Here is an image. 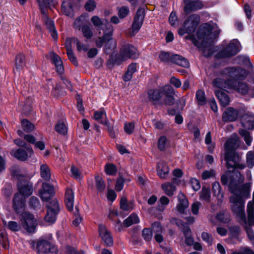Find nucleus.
<instances>
[{
  "instance_id": "nucleus-1",
  "label": "nucleus",
  "mask_w": 254,
  "mask_h": 254,
  "mask_svg": "<svg viewBox=\"0 0 254 254\" xmlns=\"http://www.w3.org/2000/svg\"><path fill=\"white\" fill-rule=\"evenodd\" d=\"M235 175L238 178L237 180L232 176L230 170H229L221 177V181L223 185L228 186L229 190L233 194L230 197V202L231 203V209L242 221L246 220L245 214V206L243 197H247L249 195L250 191V183H247L241 185L244 181V177L239 172H235Z\"/></svg>"
},
{
  "instance_id": "nucleus-2",
  "label": "nucleus",
  "mask_w": 254,
  "mask_h": 254,
  "mask_svg": "<svg viewBox=\"0 0 254 254\" xmlns=\"http://www.w3.org/2000/svg\"><path fill=\"white\" fill-rule=\"evenodd\" d=\"M17 196L21 195L25 198L33 193V184L30 182V177L27 174L17 173Z\"/></svg>"
},
{
  "instance_id": "nucleus-3",
  "label": "nucleus",
  "mask_w": 254,
  "mask_h": 254,
  "mask_svg": "<svg viewBox=\"0 0 254 254\" xmlns=\"http://www.w3.org/2000/svg\"><path fill=\"white\" fill-rule=\"evenodd\" d=\"M114 29L112 26L109 27L108 33H105L102 37H98L95 40L96 45L98 48H101L105 44V50L114 49L117 46L116 41L113 39L112 36Z\"/></svg>"
},
{
  "instance_id": "nucleus-4",
  "label": "nucleus",
  "mask_w": 254,
  "mask_h": 254,
  "mask_svg": "<svg viewBox=\"0 0 254 254\" xmlns=\"http://www.w3.org/2000/svg\"><path fill=\"white\" fill-rule=\"evenodd\" d=\"M20 219L22 226L24 230L30 233L35 232L37 223L32 214L28 212H24L21 214Z\"/></svg>"
},
{
  "instance_id": "nucleus-5",
  "label": "nucleus",
  "mask_w": 254,
  "mask_h": 254,
  "mask_svg": "<svg viewBox=\"0 0 254 254\" xmlns=\"http://www.w3.org/2000/svg\"><path fill=\"white\" fill-rule=\"evenodd\" d=\"M199 22L198 16L192 14L184 22L183 27L179 29L178 33L182 36L185 33H193Z\"/></svg>"
},
{
  "instance_id": "nucleus-6",
  "label": "nucleus",
  "mask_w": 254,
  "mask_h": 254,
  "mask_svg": "<svg viewBox=\"0 0 254 254\" xmlns=\"http://www.w3.org/2000/svg\"><path fill=\"white\" fill-rule=\"evenodd\" d=\"M60 211L59 203L56 199L50 202L47 206V211L45 216V221L49 224L54 223L57 219V215Z\"/></svg>"
},
{
  "instance_id": "nucleus-7",
  "label": "nucleus",
  "mask_w": 254,
  "mask_h": 254,
  "mask_svg": "<svg viewBox=\"0 0 254 254\" xmlns=\"http://www.w3.org/2000/svg\"><path fill=\"white\" fill-rule=\"evenodd\" d=\"M138 57L137 49L130 45H125L121 49L118 59L121 62L129 59H136Z\"/></svg>"
},
{
  "instance_id": "nucleus-8",
  "label": "nucleus",
  "mask_w": 254,
  "mask_h": 254,
  "mask_svg": "<svg viewBox=\"0 0 254 254\" xmlns=\"http://www.w3.org/2000/svg\"><path fill=\"white\" fill-rule=\"evenodd\" d=\"M223 74L227 75V77L225 76V78L229 77L234 81H236V80H243L248 75L247 71L241 67L227 68L223 71Z\"/></svg>"
},
{
  "instance_id": "nucleus-9",
  "label": "nucleus",
  "mask_w": 254,
  "mask_h": 254,
  "mask_svg": "<svg viewBox=\"0 0 254 254\" xmlns=\"http://www.w3.org/2000/svg\"><path fill=\"white\" fill-rule=\"evenodd\" d=\"M36 252L38 254H57V248L46 240H40L36 244Z\"/></svg>"
},
{
  "instance_id": "nucleus-10",
  "label": "nucleus",
  "mask_w": 254,
  "mask_h": 254,
  "mask_svg": "<svg viewBox=\"0 0 254 254\" xmlns=\"http://www.w3.org/2000/svg\"><path fill=\"white\" fill-rule=\"evenodd\" d=\"M145 16V10L144 8H139L134 18V20L131 28L132 36L136 34L141 27Z\"/></svg>"
},
{
  "instance_id": "nucleus-11",
  "label": "nucleus",
  "mask_w": 254,
  "mask_h": 254,
  "mask_svg": "<svg viewBox=\"0 0 254 254\" xmlns=\"http://www.w3.org/2000/svg\"><path fill=\"white\" fill-rule=\"evenodd\" d=\"M231 89L235 90L242 95L248 94L251 97H254V87L250 88L248 85L244 82H237L233 80Z\"/></svg>"
},
{
  "instance_id": "nucleus-12",
  "label": "nucleus",
  "mask_w": 254,
  "mask_h": 254,
  "mask_svg": "<svg viewBox=\"0 0 254 254\" xmlns=\"http://www.w3.org/2000/svg\"><path fill=\"white\" fill-rule=\"evenodd\" d=\"M240 43L237 40L232 41L219 56L221 58H228L236 55L240 51Z\"/></svg>"
},
{
  "instance_id": "nucleus-13",
  "label": "nucleus",
  "mask_w": 254,
  "mask_h": 254,
  "mask_svg": "<svg viewBox=\"0 0 254 254\" xmlns=\"http://www.w3.org/2000/svg\"><path fill=\"white\" fill-rule=\"evenodd\" d=\"M98 232L104 244L107 247H111L113 245V238L110 231L106 226L100 224L98 226Z\"/></svg>"
},
{
  "instance_id": "nucleus-14",
  "label": "nucleus",
  "mask_w": 254,
  "mask_h": 254,
  "mask_svg": "<svg viewBox=\"0 0 254 254\" xmlns=\"http://www.w3.org/2000/svg\"><path fill=\"white\" fill-rule=\"evenodd\" d=\"M40 9L43 14V20L47 29L49 30L52 37L55 40H56L58 39V33L54 21L47 15L46 12L44 11V8L43 7L42 4H40Z\"/></svg>"
},
{
  "instance_id": "nucleus-15",
  "label": "nucleus",
  "mask_w": 254,
  "mask_h": 254,
  "mask_svg": "<svg viewBox=\"0 0 254 254\" xmlns=\"http://www.w3.org/2000/svg\"><path fill=\"white\" fill-rule=\"evenodd\" d=\"M40 197L44 201L50 200L55 194L53 186L45 183L42 184V188L39 191Z\"/></svg>"
},
{
  "instance_id": "nucleus-16",
  "label": "nucleus",
  "mask_w": 254,
  "mask_h": 254,
  "mask_svg": "<svg viewBox=\"0 0 254 254\" xmlns=\"http://www.w3.org/2000/svg\"><path fill=\"white\" fill-rule=\"evenodd\" d=\"M225 160L228 169L234 168V166L240 161V157L235 151H226Z\"/></svg>"
},
{
  "instance_id": "nucleus-17",
  "label": "nucleus",
  "mask_w": 254,
  "mask_h": 254,
  "mask_svg": "<svg viewBox=\"0 0 254 254\" xmlns=\"http://www.w3.org/2000/svg\"><path fill=\"white\" fill-rule=\"evenodd\" d=\"M232 82V79L226 80L224 78L219 77L213 80L212 84L214 86L220 89H231L233 87Z\"/></svg>"
},
{
  "instance_id": "nucleus-18",
  "label": "nucleus",
  "mask_w": 254,
  "mask_h": 254,
  "mask_svg": "<svg viewBox=\"0 0 254 254\" xmlns=\"http://www.w3.org/2000/svg\"><path fill=\"white\" fill-rule=\"evenodd\" d=\"M147 101L156 104L162 98L161 91L158 89H150L147 93Z\"/></svg>"
},
{
  "instance_id": "nucleus-19",
  "label": "nucleus",
  "mask_w": 254,
  "mask_h": 254,
  "mask_svg": "<svg viewBox=\"0 0 254 254\" xmlns=\"http://www.w3.org/2000/svg\"><path fill=\"white\" fill-rule=\"evenodd\" d=\"M239 138L236 134H233L225 144L226 151H235L239 146Z\"/></svg>"
},
{
  "instance_id": "nucleus-20",
  "label": "nucleus",
  "mask_w": 254,
  "mask_h": 254,
  "mask_svg": "<svg viewBox=\"0 0 254 254\" xmlns=\"http://www.w3.org/2000/svg\"><path fill=\"white\" fill-rule=\"evenodd\" d=\"M238 116V111L232 107H229L224 113L222 120L226 122H233L237 119Z\"/></svg>"
},
{
  "instance_id": "nucleus-21",
  "label": "nucleus",
  "mask_w": 254,
  "mask_h": 254,
  "mask_svg": "<svg viewBox=\"0 0 254 254\" xmlns=\"http://www.w3.org/2000/svg\"><path fill=\"white\" fill-rule=\"evenodd\" d=\"M33 153L31 147L17 149V159L20 161H25L30 158Z\"/></svg>"
},
{
  "instance_id": "nucleus-22",
  "label": "nucleus",
  "mask_w": 254,
  "mask_h": 254,
  "mask_svg": "<svg viewBox=\"0 0 254 254\" xmlns=\"http://www.w3.org/2000/svg\"><path fill=\"white\" fill-rule=\"evenodd\" d=\"M203 4L199 0H195L185 4L184 11L186 13H189L192 11H195L202 8Z\"/></svg>"
},
{
  "instance_id": "nucleus-23",
  "label": "nucleus",
  "mask_w": 254,
  "mask_h": 254,
  "mask_svg": "<svg viewBox=\"0 0 254 254\" xmlns=\"http://www.w3.org/2000/svg\"><path fill=\"white\" fill-rule=\"evenodd\" d=\"M211 31L208 29L204 27L200 28L197 32L196 36L199 39L201 40V42H212L213 41L211 37Z\"/></svg>"
},
{
  "instance_id": "nucleus-24",
  "label": "nucleus",
  "mask_w": 254,
  "mask_h": 254,
  "mask_svg": "<svg viewBox=\"0 0 254 254\" xmlns=\"http://www.w3.org/2000/svg\"><path fill=\"white\" fill-rule=\"evenodd\" d=\"M74 197L73 190L70 189H67L65 193L64 201L66 207L69 211L73 208Z\"/></svg>"
},
{
  "instance_id": "nucleus-25",
  "label": "nucleus",
  "mask_w": 254,
  "mask_h": 254,
  "mask_svg": "<svg viewBox=\"0 0 254 254\" xmlns=\"http://www.w3.org/2000/svg\"><path fill=\"white\" fill-rule=\"evenodd\" d=\"M157 172L158 175L161 179H165L168 175L169 169L165 162L160 161L158 164Z\"/></svg>"
},
{
  "instance_id": "nucleus-26",
  "label": "nucleus",
  "mask_w": 254,
  "mask_h": 254,
  "mask_svg": "<svg viewBox=\"0 0 254 254\" xmlns=\"http://www.w3.org/2000/svg\"><path fill=\"white\" fill-rule=\"evenodd\" d=\"M171 61L173 63L184 67H188L190 65L189 61L186 59L177 54L171 56Z\"/></svg>"
},
{
  "instance_id": "nucleus-27",
  "label": "nucleus",
  "mask_w": 254,
  "mask_h": 254,
  "mask_svg": "<svg viewBox=\"0 0 254 254\" xmlns=\"http://www.w3.org/2000/svg\"><path fill=\"white\" fill-rule=\"evenodd\" d=\"M51 58L53 63L55 65L57 72L60 74L63 73L64 72V68L60 57L56 54L52 53L51 55Z\"/></svg>"
},
{
  "instance_id": "nucleus-28",
  "label": "nucleus",
  "mask_w": 254,
  "mask_h": 254,
  "mask_svg": "<svg viewBox=\"0 0 254 254\" xmlns=\"http://www.w3.org/2000/svg\"><path fill=\"white\" fill-rule=\"evenodd\" d=\"M62 11L65 15L70 17H73L74 15V11L71 2L69 0L63 1L62 4Z\"/></svg>"
},
{
  "instance_id": "nucleus-29",
  "label": "nucleus",
  "mask_w": 254,
  "mask_h": 254,
  "mask_svg": "<svg viewBox=\"0 0 254 254\" xmlns=\"http://www.w3.org/2000/svg\"><path fill=\"white\" fill-rule=\"evenodd\" d=\"M215 95L222 106L225 107L228 105L230 102V99L226 93L218 90L215 91Z\"/></svg>"
},
{
  "instance_id": "nucleus-30",
  "label": "nucleus",
  "mask_w": 254,
  "mask_h": 254,
  "mask_svg": "<svg viewBox=\"0 0 254 254\" xmlns=\"http://www.w3.org/2000/svg\"><path fill=\"white\" fill-rule=\"evenodd\" d=\"M171 222L172 223L175 222V224L182 229V231L183 232L185 237L191 235V232L190 227L187 225L182 223L181 220L176 218H173Z\"/></svg>"
},
{
  "instance_id": "nucleus-31",
  "label": "nucleus",
  "mask_w": 254,
  "mask_h": 254,
  "mask_svg": "<svg viewBox=\"0 0 254 254\" xmlns=\"http://www.w3.org/2000/svg\"><path fill=\"white\" fill-rule=\"evenodd\" d=\"M139 218L138 216L134 213H132L124 220L123 225L126 227H128L133 224L139 223Z\"/></svg>"
},
{
  "instance_id": "nucleus-32",
  "label": "nucleus",
  "mask_w": 254,
  "mask_h": 254,
  "mask_svg": "<svg viewBox=\"0 0 254 254\" xmlns=\"http://www.w3.org/2000/svg\"><path fill=\"white\" fill-rule=\"evenodd\" d=\"M41 177L46 181L51 179L50 169L46 164H41L40 168Z\"/></svg>"
},
{
  "instance_id": "nucleus-33",
  "label": "nucleus",
  "mask_w": 254,
  "mask_h": 254,
  "mask_svg": "<svg viewBox=\"0 0 254 254\" xmlns=\"http://www.w3.org/2000/svg\"><path fill=\"white\" fill-rule=\"evenodd\" d=\"M137 71L136 64L132 63L128 66L127 70L126 72L124 79L125 81H129L132 77V74Z\"/></svg>"
},
{
  "instance_id": "nucleus-34",
  "label": "nucleus",
  "mask_w": 254,
  "mask_h": 254,
  "mask_svg": "<svg viewBox=\"0 0 254 254\" xmlns=\"http://www.w3.org/2000/svg\"><path fill=\"white\" fill-rule=\"evenodd\" d=\"M212 190L213 194L217 197L219 201H221L222 198L223 197V194L220 184L217 182L213 183Z\"/></svg>"
},
{
  "instance_id": "nucleus-35",
  "label": "nucleus",
  "mask_w": 254,
  "mask_h": 254,
  "mask_svg": "<svg viewBox=\"0 0 254 254\" xmlns=\"http://www.w3.org/2000/svg\"><path fill=\"white\" fill-rule=\"evenodd\" d=\"M242 124L245 127L249 129H252L254 128V115H246L244 116Z\"/></svg>"
},
{
  "instance_id": "nucleus-36",
  "label": "nucleus",
  "mask_w": 254,
  "mask_h": 254,
  "mask_svg": "<svg viewBox=\"0 0 254 254\" xmlns=\"http://www.w3.org/2000/svg\"><path fill=\"white\" fill-rule=\"evenodd\" d=\"M86 23V19L85 16L81 15L75 19L74 23V27L78 30H80L83 27L87 25Z\"/></svg>"
},
{
  "instance_id": "nucleus-37",
  "label": "nucleus",
  "mask_w": 254,
  "mask_h": 254,
  "mask_svg": "<svg viewBox=\"0 0 254 254\" xmlns=\"http://www.w3.org/2000/svg\"><path fill=\"white\" fill-rule=\"evenodd\" d=\"M55 130L62 135H65L67 133V127L63 120L59 121L56 125Z\"/></svg>"
},
{
  "instance_id": "nucleus-38",
  "label": "nucleus",
  "mask_w": 254,
  "mask_h": 254,
  "mask_svg": "<svg viewBox=\"0 0 254 254\" xmlns=\"http://www.w3.org/2000/svg\"><path fill=\"white\" fill-rule=\"evenodd\" d=\"M161 188L165 193L169 196H172L176 190V187L170 183H167L162 185Z\"/></svg>"
},
{
  "instance_id": "nucleus-39",
  "label": "nucleus",
  "mask_w": 254,
  "mask_h": 254,
  "mask_svg": "<svg viewBox=\"0 0 254 254\" xmlns=\"http://www.w3.org/2000/svg\"><path fill=\"white\" fill-rule=\"evenodd\" d=\"M133 204L131 202H128L126 197H122L120 201V208L124 211H130L133 209Z\"/></svg>"
},
{
  "instance_id": "nucleus-40",
  "label": "nucleus",
  "mask_w": 254,
  "mask_h": 254,
  "mask_svg": "<svg viewBox=\"0 0 254 254\" xmlns=\"http://www.w3.org/2000/svg\"><path fill=\"white\" fill-rule=\"evenodd\" d=\"M21 126L22 129L27 132H30L34 129V125L26 119L21 121Z\"/></svg>"
},
{
  "instance_id": "nucleus-41",
  "label": "nucleus",
  "mask_w": 254,
  "mask_h": 254,
  "mask_svg": "<svg viewBox=\"0 0 254 254\" xmlns=\"http://www.w3.org/2000/svg\"><path fill=\"white\" fill-rule=\"evenodd\" d=\"M80 30L86 40H90L93 37V32L90 26H84Z\"/></svg>"
},
{
  "instance_id": "nucleus-42",
  "label": "nucleus",
  "mask_w": 254,
  "mask_h": 254,
  "mask_svg": "<svg viewBox=\"0 0 254 254\" xmlns=\"http://www.w3.org/2000/svg\"><path fill=\"white\" fill-rule=\"evenodd\" d=\"M200 198L206 202H209L210 200V190L208 188L203 187L200 192Z\"/></svg>"
},
{
  "instance_id": "nucleus-43",
  "label": "nucleus",
  "mask_w": 254,
  "mask_h": 254,
  "mask_svg": "<svg viewBox=\"0 0 254 254\" xmlns=\"http://www.w3.org/2000/svg\"><path fill=\"white\" fill-rule=\"evenodd\" d=\"M239 133L243 137H244L246 144L248 146H250L253 139L250 133L244 129H240Z\"/></svg>"
},
{
  "instance_id": "nucleus-44",
  "label": "nucleus",
  "mask_w": 254,
  "mask_h": 254,
  "mask_svg": "<svg viewBox=\"0 0 254 254\" xmlns=\"http://www.w3.org/2000/svg\"><path fill=\"white\" fill-rule=\"evenodd\" d=\"M72 40V42L76 45L77 51H83L86 52L88 50L89 46L81 42L78 38H73Z\"/></svg>"
},
{
  "instance_id": "nucleus-45",
  "label": "nucleus",
  "mask_w": 254,
  "mask_h": 254,
  "mask_svg": "<svg viewBox=\"0 0 254 254\" xmlns=\"http://www.w3.org/2000/svg\"><path fill=\"white\" fill-rule=\"evenodd\" d=\"M242 225L244 226V228L247 233L248 237L251 242L254 243V232L252 229V227L248 226L247 220L243 221Z\"/></svg>"
},
{
  "instance_id": "nucleus-46",
  "label": "nucleus",
  "mask_w": 254,
  "mask_h": 254,
  "mask_svg": "<svg viewBox=\"0 0 254 254\" xmlns=\"http://www.w3.org/2000/svg\"><path fill=\"white\" fill-rule=\"evenodd\" d=\"M161 91V95H164L165 96L174 95L175 91L173 87L169 85H166L159 88Z\"/></svg>"
},
{
  "instance_id": "nucleus-47",
  "label": "nucleus",
  "mask_w": 254,
  "mask_h": 254,
  "mask_svg": "<svg viewBox=\"0 0 254 254\" xmlns=\"http://www.w3.org/2000/svg\"><path fill=\"white\" fill-rule=\"evenodd\" d=\"M196 98L199 105H204L206 103L204 92L201 90H198L196 92Z\"/></svg>"
},
{
  "instance_id": "nucleus-48",
  "label": "nucleus",
  "mask_w": 254,
  "mask_h": 254,
  "mask_svg": "<svg viewBox=\"0 0 254 254\" xmlns=\"http://www.w3.org/2000/svg\"><path fill=\"white\" fill-rule=\"evenodd\" d=\"M96 181V188L99 192H103L105 189V184L103 179L99 177L96 176L95 177Z\"/></svg>"
},
{
  "instance_id": "nucleus-49",
  "label": "nucleus",
  "mask_w": 254,
  "mask_h": 254,
  "mask_svg": "<svg viewBox=\"0 0 254 254\" xmlns=\"http://www.w3.org/2000/svg\"><path fill=\"white\" fill-rule=\"evenodd\" d=\"M168 145V139L165 136H161L159 137L158 141V147L161 151L165 150Z\"/></svg>"
},
{
  "instance_id": "nucleus-50",
  "label": "nucleus",
  "mask_w": 254,
  "mask_h": 254,
  "mask_svg": "<svg viewBox=\"0 0 254 254\" xmlns=\"http://www.w3.org/2000/svg\"><path fill=\"white\" fill-rule=\"evenodd\" d=\"M117 10L118 16L121 19L125 18L128 14L129 12V8L126 6L118 7Z\"/></svg>"
},
{
  "instance_id": "nucleus-51",
  "label": "nucleus",
  "mask_w": 254,
  "mask_h": 254,
  "mask_svg": "<svg viewBox=\"0 0 254 254\" xmlns=\"http://www.w3.org/2000/svg\"><path fill=\"white\" fill-rule=\"evenodd\" d=\"M217 219L220 222L227 223L230 221V215L226 212H220L216 216Z\"/></svg>"
},
{
  "instance_id": "nucleus-52",
  "label": "nucleus",
  "mask_w": 254,
  "mask_h": 254,
  "mask_svg": "<svg viewBox=\"0 0 254 254\" xmlns=\"http://www.w3.org/2000/svg\"><path fill=\"white\" fill-rule=\"evenodd\" d=\"M106 173L109 175H114L117 172V168L113 164H107L105 167Z\"/></svg>"
},
{
  "instance_id": "nucleus-53",
  "label": "nucleus",
  "mask_w": 254,
  "mask_h": 254,
  "mask_svg": "<svg viewBox=\"0 0 254 254\" xmlns=\"http://www.w3.org/2000/svg\"><path fill=\"white\" fill-rule=\"evenodd\" d=\"M91 21L95 27L100 28L104 25L103 21L96 15L91 18Z\"/></svg>"
},
{
  "instance_id": "nucleus-54",
  "label": "nucleus",
  "mask_w": 254,
  "mask_h": 254,
  "mask_svg": "<svg viewBox=\"0 0 254 254\" xmlns=\"http://www.w3.org/2000/svg\"><path fill=\"white\" fill-rule=\"evenodd\" d=\"M178 198L179 201L178 204H180V205H183L185 207L189 206V201L187 199L185 195L183 193L180 192L178 195Z\"/></svg>"
},
{
  "instance_id": "nucleus-55",
  "label": "nucleus",
  "mask_w": 254,
  "mask_h": 254,
  "mask_svg": "<svg viewBox=\"0 0 254 254\" xmlns=\"http://www.w3.org/2000/svg\"><path fill=\"white\" fill-rule=\"evenodd\" d=\"M106 118V112L104 111H96L94 113V119L99 122L100 123V122L101 121H104V118ZM106 120V119L104 120V121Z\"/></svg>"
},
{
  "instance_id": "nucleus-56",
  "label": "nucleus",
  "mask_w": 254,
  "mask_h": 254,
  "mask_svg": "<svg viewBox=\"0 0 254 254\" xmlns=\"http://www.w3.org/2000/svg\"><path fill=\"white\" fill-rule=\"evenodd\" d=\"M96 7V3L93 0H88L85 4L84 7L86 11H92Z\"/></svg>"
},
{
  "instance_id": "nucleus-57",
  "label": "nucleus",
  "mask_w": 254,
  "mask_h": 254,
  "mask_svg": "<svg viewBox=\"0 0 254 254\" xmlns=\"http://www.w3.org/2000/svg\"><path fill=\"white\" fill-rule=\"evenodd\" d=\"M40 4H42L44 11H46L47 5L49 6H54L57 4V2L56 0H43V2H39L40 6Z\"/></svg>"
},
{
  "instance_id": "nucleus-58",
  "label": "nucleus",
  "mask_w": 254,
  "mask_h": 254,
  "mask_svg": "<svg viewBox=\"0 0 254 254\" xmlns=\"http://www.w3.org/2000/svg\"><path fill=\"white\" fill-rule=\"evenodd\" d=\"M143 238L146 241H150L152 237V231L148 228H144L142 232Z\"/></svg>"
},
{
  "instance_id": "nucleus-59",
  "label": "nucleus",
  "mask_w": 254,
  "mask_h": 254,
  "mask_svg": "<svg viewBox=\"0 0 254 254\" xmlns=\"http://www.w3.org/2000/svg\"><path fill=\"white\" fill-rule=\"evenodd\" d=\"M159 58L160 61L164 63H167L170 60L171 61V57L170 53L164 51L161 52L159 54Z\"/></svg>"
},
{
  "instance_id": "nucleus-60",
  "label": "nucleus",
  "mask_w": 254,
  "mask_h": 254,
  "mask_svg": "<svg viewBox=\"0 0 254 254\" xmlns=\"http://www.w3.org/2000/svg\"><path fill=\"white\" fill-rule=\"evenodd\" d=\"M247 162L248 165L252 168L254 165V153L249 151L247 154Z\"/></svg>"
},
{
  "instance_id": "nucleus-61",
  "label": "nucleus",
  "mask_w": 254,
  "mask_h": 254,
  "mask_svg": "<svg viewBox=\"0 0 254 254\" xmlns=\"http://www.w3.org/2000/svg\"><path fill=\"white\" fill-rule=\"evenodd\" d=\"M68 58L69 60L76 66L78 65V62L76 60V58L74 55L73 51L71 49H69V47L67 48V51L66 52Z\"/></svg>"
},
{
  "instance_id": "nucleus-62",
  "label": "nucleus",
  "mask_w": 254,
  "mask_h": 254,
  "mask_svg": "<svg viewBox=\"0 0 254 254\" xmlns=\"http://www.w3.org/2000/svg\"><path fill=\"white\" fill-rule=\"evenodd\" d=\"M201 205V204L199 201H195L191 205V211L193 214L195 215L198 214L199 209Z\"/></svg>"
},
{
  "instance_id": "nucleus-63",
  "label": "nucleus",
  "mask_w": 254,
  "mask_h": 254,
  "mask_svg": "<svg viewBox=\"0 0 254 254\" xmlns=\"http://www.w3.org/2000/svg\"><path fill=\"white\" fill-rule=\"evenodd\" d=\"M215 171L213 170L204 171L201 175V177L203 180H206L215 176Z\"/></svg>"
},
{
  "instance_id": "nucleus-64",
  "label": "nucleus",
  "mask_w": 254,
  "mask_h": 254,
  "mask_svg": "<svg viewBox=\"0 0 254 254\" xmlns=\"http://www.w3.org/2000/svg\"><path fill=\"white\" fill-rule=\"evenodd\" d=\"M248 214H254V192L253 194V200L249 202L247 206Z\"/></svg>"
}]
</instances>
